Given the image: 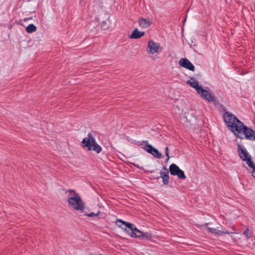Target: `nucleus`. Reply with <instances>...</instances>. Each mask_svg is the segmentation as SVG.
Wrapping results in <instances>:
<instances>
[{"instance_id": "obj_21", "label": "nucleus", "mask_w": 255, "mask_h": 255, "mask_svg": "<svg viewBox=\"0 0 255 255\" xmlns=\"http://www.w3.org/2000/svg\"><path fill=\"white\" fill-rule=\"evenodd\" d=\"M231 238L234 242H236L237 241V239H236L235 237H233V236H231Z\"/></svg>"}, {"instance_id": "obj_9", "label": "nucleus", "mask_w": 255, "mask_h": 255, "mask_svg": "<svg viewBox=\"0 0 255 255\" xmlns=\"http://www.w3.org/2000/svg\"><path fill=\"white\" fill-rule=\"evenodd\" d=\"M197 93L204 99L209 102H212L214 100V97L208 90L203 89L202 87L197 91Z\"/></svg>"}, {"instance_id": "obj_2", "label": "nucleus", "mask_w": 255, "mask_h": 255, "mask_svg": "<svg viewBox=\"0 0 255 255\" xmlns=\"http://www.w3.org/2000/svg\"><path fill=\"white\" fill-rule=\"evenodd\" d=\"M116 223L119 227H121V225L118 224L119 223L125 225L128 228V229H124V230L131 237H142L143 238L146 239H150L152 238V236L150 233H145L140 231L137 228H136L133 224L124 221L120 219H118L116 221Z\"/></svg>"}, {"instance_id": "obj_3", "label": "nucleus", "mask_w": 255, "mask_h": 255, "mask_svg": "<svg viewBox=\"0 0 255 255\" xmlns=\"http://www.w3.org/2000/svg\"><path fill=\"white\" fill-rule=\"evenodd\" d=\"M67 193H68V198L67 199L68 206L76 211L82 209L85 203L80 195L76 193L75 190L71 189L68 190Z\"/></svg>"}, {"instance_id": "obj_6", "label": "nucleus", "mask_w": 255, "mask_h": 255, "mask_svg": "<svg viewBox=\"0 0 255 255\" xmlns=\"http://www.w3.org/2000/svg\"><path fill=\"white\" fill-rule=\"evenodd\" d=\"M169 171L171 175H176L180 179H185L186 178L184 171L174 163H172L170 165Z\"/></svg>"}, {"instance_id": "obj_14", "label": "nucleus", "mask_w": 255, "mask_h": 255, "mask_svg": "<svg viewBox=\"0 0 255 255\" xmlns=\"http://www.w3.org/2000/svg\"><path fill=\"white\" fill-rule=\"evenodd\" d=\"M138 24L141 27L145 28L151 25V21L148 19L141 17L138 19Z\"/></svg>"}, {"instance_id": "obj_10", "label": "nucleus", "mask_w": 255, "mask_h": 255, "mask_svg": "<svg viewBox=\"0 0 255 255\" xmlns=\"http://www.w3.org/2000/svg\"><path fill=\"white\" fill-rule=\"evenodd\" d=\"M179 64L181 67L185 68L190 71H194L195 67L192 63L186 58H182L179 61Z\"/></svg>"}, {"instance_id": "obj_18", "label": "nucleus", "mask_w": 255, "mask_h": 255, "mask_svg": "<svg viewBox=\"0 0 255 255\" xmlns=\"http://www.w3.org/2000/svg\"><path fill=\"white\" fill-rule=\"evenodd\" d=\"M243 235L246 236L247 239H250L252 237V232L247 228L243 233Z\"/></svg>"}, {"instance_id": "obj_19", "label": "nucleus", "mask_w": 255, "mask_h": 255, "mask_svg": "<svg viewBox=\"0 0 255 255\" xmlns=\"http://www.w3.org/2000/svg\"><path fill=\"white\" fill-rule=\"evenodd\" d=\"M165 155L167 156V160H168L169 158V148L168 147H165Z\"/></svg>"}, {"instance_id": "obj_11", "label": "nucleus", "mask_w": 255, "mask_h": 255, "mask_svg": "<svg viewBox=\"0 0 255 255\" xmlns=\"http://www.w3.org/2000/svg\"><path fill=\"white\" fill-rule=\"evenodd\" d=\"M205 229L209 233H211L215 236H220L224 234H231V233L225 230H220L218 229H215L210 227H206Z\"/></svg>"}, {"instance_id": "obj_4", "label": "nucleus", "mask_w": 255, "mask_h": 255, "mask_svg": "<svg viewBox=\"0 0 255 255\" xmlns=\"http://www.w3.org/2000/svg\"><path fill=\"white\" fill-rule=\"evenodd\" d=\"M83 147L87 148L88 150L94 151L97 153H99L102 150V147L98 144L95 138L90 133L85 137L82 141Z\"/></svg>"}, {"instance_id": "obj_7", "label": "nucleus", "mask_w": 255, "mask_h": 255, "mask_svg": "<svg viewBox=\"0 0 255 255\" xmlns=\"http://www.w3.org/2000/svg\"><path fill=\"white\" fill-rule=\"evenodd\" d=\"M162 48L159 43L154 42L152 39L149 40L148 42L147 51L151 54H153L160 51Z\"/></svg>"}, {"instance_id": "obj_13", "label": "nucleus", "mask_w": 255, "mask_h": 255, "mask_svg": "<svg viewBox=\"0 0 255 255\" xmlns=\"http://www.w3.org/2000/svg\"><path fill=\"white\" fill-rule=\"evenodd\" d=\"M187 84L190 87L194 88L196 92L201 87V86L199 85L197 80L194 77L191 78L189 80L187 81Z\"/></svg>"}, {"instance_id": "obj_17", "label": "nucleus", "mask_w": 255, "mask_h": 255, "mask_svg": "<svg viewBox=\"0 0 255 255\" xmlns=\"http://www.w3.org/2000/svg\"><path fill=\"white\" fill-rule=\"evenodd\" d=\"M36 30V26L33 24H30L26 27V31L28 33L35 32Z\"/></svg>"}, {"instance_id": "obj_15", "label": "nucleus", "mask_w": 255, "mask_h": 255, "mask_svg": "<svg viewBox=\"0 0 255 255\" xmlns=\"http://www.w3.org/2000/svg\"><path fill=\"white\" fill-rule=\"evenodd\" d=\"M144 32L139 31L137 28L132 31L131 34L130 35L129 37L132 39H137L143 36L144 35Z\"/></svg>"}, {"instance_id": "obj_12", "label": "nucleus", "mask_w": 255, "mask_h": 255, "mask_svg": "<svg viewBox=\"0 0 255 255\" xmlns=\"http://www.w3.org/2000/svg\"><path fill=\"white\" fill-rule=\"evenodd\" d=\"M79 211H80L81 213L83 214L84 215L87 216L89 217L98 216L100 213L99 211L97 213L90 212L89 209L85 206V203L84 204V207L82 209H79Z\"/></svg>"}, {"instance_id": "obj_20", "label": "nucleus", "mask_w": 255, "mask_h": 255, "mask_svg": "<svg viewBox=\"0 0 255 255\" xmlns=\"http://www.w3.org/2000/svg\"><path fill=\"white\" fill-rule=\"evenodd\" d=\"M232 229L233 232H231V233H232V234H233L234 233V232H235L236 231V229L233 226L232 227Z\"/></svg>"}, {"instance_id": "obj_1", "label": "nucleus", "mask_w": 255, "mask_h": 255, "mask_svg": "<svg viewBox=\"0 0 255 255\" xmlns=\"http://www.w3.org/2000/svg\"><path fill=\"white\" fill-rule=\"evenodd\" d=\"M223 118L228 128L238 137L255 140V131L244 126L235 115L226 112Z\"/></svg>"}, {"instance_id": "obj_5", "label": "nucleus", "mask_w": 255, "mask_h": 255, "mask_svg": "<svg viewBox=\"0 0 255 255\" xmlns=\"http://www.w3.org/2000/svg\"><path fill=\"white\" fill-rule=\"evenodd\" d=\"M238 152L241 158L246 161L248 165L250 167H253L254 166L253 161L251 160V156L249 154L246 149L242 147L241 145L239 146Z\"/></svg>"}, {"instance_id": "obj_8", "label": "nucleus", "mask_w": 255, "mask_h": 255, "mask_svg": "<svg viewBox=\"0 0 255 255\" xmlns=\"http://www.w3.org/2000/svg\"><path fill=\"white\" fill-rule=\"evenodd\" d=\"M143 143L145 144L144 149L147 152L151 154L154 157L160 158L162 156V153H160L156 148L153 147L151 145L149 144L147 141H144Z\"/></svg>"}, {"instance_id": "obj_16", "label": "nucleus", "mask_w": 255, "mask_h": 255, "mask_svg": "<svg viewBox=\"0 0 255 255\" xmlns=\"http://www.w3.org/2000/svg\"><path fill=\"white\" fill-rule=\"evenodd\" d=\"M160 174L161 177L162 178L163 184L165 185L168 184L169 183V176L168 171H166V172H161Z\"/></svg>"}]
</instances>
